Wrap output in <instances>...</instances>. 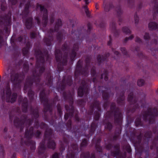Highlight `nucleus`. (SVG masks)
Returning a JSON list of instances; mask_svg holds the SVG:
<instances>
[{
  "mask_svg": "<svg viewBox=\"0 0 158 158\" xmlns=\"http://www.w3.org/2000/svg\"><path fill=\"white\" fill-rule=\"evenodd\" d=\"M143 39L145 41H147L148 40V34L146 33L143 36Z\"/></svg>",
  "mask_w": 158,
  "mask_h": 158,
  "instance_id": "obj_63",
  "label": "nucleus"
},
{
  "mask_svg": "<svg viewBox=\"0 0 158 158\" xmlns=\"http://www.w3.org/2000/svg\"><path fill=\"white\" fill-rule=\"evenodd\" d=\"M90 109L92 111V113L94 110L96 112V113L94 117V119L96 120H98L99 119L100 117V114L98 111H100L101 108L99 106V102L96 100L95 101L92 105L90 106Z\"/></svg>",
  "mask_w": 158,
  "mask_h": 158,
  "instance_id": "obj_16",
  "label": "nucleus"
},
{
  "mask_svg": "<svg viewBox=\"0 0 158 158\" xmlns=\"http://www.w3.org/2000/svg\"><path fill=\"white\" fill-rule=\"evenodd\" d=\"M1 96L3 101L11 103L15 102L17 98V94L15 93L12 94L9 84L3 88L1 92Z\"/></svg>",
  "mask_w": 158,
  "mask_h": 158,
  "instance_id": "obj_2",
  "label": "nucleus"
},
{
  "mask_svg": "<svg viewBox=\"0 0 158 158\" xmlns=\"http://www.w3.org/2000/svg\"><path fill=\"white\" fill-rule=\"evenodd\" d=\"M102 97L104 101V107L105 109L108 105V102L107 100L109 98L108 93L110 91L109 89L107 88L102 87Z\"/></svg>",
  "mask_w": 158,
  "mask_h": 158,
  "instance_id": "obj_18",
  "label": "nucleus"
},
{
  "mask_svg": "<svg viewBox=\"0 0 158 158\" xmlns=\"http://www.w3.org/2000/svg\"><path fill=\"white\" fill-rule=\"evenodd\" d=\"M148 111H144L143 113V118L144 120L146 121L147 120L148 117Z\"/></svg>",
  "mask_w": 158,
  "mask_h": 158,
  "instance_id": "obj_39",
  "label": "nucleus"
},
{
  "mask_svg": "<svg viewBox=\"0 0 158 158\" xmlns=\"http://www.w3.org/2000/svg\"><path fill=\"white\" fill-rule=\"evenodd\" d=\"M30 43L29 42H28L27 44V47L26 48H24L22 50V52L24 55H26L28 53L29 48L30 46Z\"/></svg>",
  "mask_w": 158,
  "mask_h": 158,
  "instance_id": "obj_29",
  "label": "nucleus"
},
{
  "mask_svg": "<svg viewBox=\"0 0 158 158\" xmlns=\"http://www.w3.org/2000/svg\"><path fill=\"white\" fill-rule=\"evenodd\" d=\"M135 41L139 44H140L142 42V40L138 36H136L135 37Z\"/></svg>",
  "mask_w": 158,
  "mask_h": 158,
  "instance_id": "obj_51",
  "label": "nucleus"
},
{
  "mask_svg": "<svg viewBox=\"0 0 158 158\" xmlns=\"http://www.w3.org/2000/svg\"><path fill=\"white\" fill-rule=\"evenodd\" d=\"M105 128L109 131H110L112 128V125L111 123L107 122L106 123Z\"/></svg>",
  "mask_w": 158,
  "mask_h": 158,
  "instance_id": "obj_40",
  "label": "nucleus"
},
{
  "mask_svg": "<svg viewBox=\"0 0 158 158\" xmlns=\"http://www.w3.org/2000/svg\"><path fill=\"white\" fill-rule=\"evenodd\" d=\"M135 123L137 126H142V123L141 121L140 118H137L135 121Z\"/></svg>",
  "mask_w": 158,
  "mask_h": 158,
  "instance_id": "obj_42",
  "label": "nucleus"
},
{
  "mask_svg": "<svg viewBox=\"0 0 158 158\" xmlns=\"http://www.w3.org/2000/svg\"><path fill=\"white\" fill-rule=\"evenodd\" d=\"M54 15L53 14H51L50 16V22L51 23H52L54 20Z\"/></svg>",
  "mask_w": 158,
  "mask_h": 158,
  "instance_id": "obj_52",
  "label": "nucleus"
},
{
  "mask_svg": "<svg viewBox=\"0 0 158 158\" xmlns=\"http://www.w3.org/2000/svg\"><path fill=\"white\" fill-rule=\"evenodd\" d=\"M66 83L67 84L70 86L72 84V81L71 80V77L70 76H68L66 81L65 79L64 78L62 81V83L61 84V85H60L57 88L58 90L60 89L61 90L64 89L65 87Z\"/></svg>",
  "mask_w": 158,
  "mask_h": 158,
  "instance_id": "obj_20",
  "label": "nucleus"
},
{
  "mask_svg": "<svg viewBox=\"0 0 158 158\" xmlns=\"http://www.w3.org/2000/svg\"><path fill=\"white\" fill-rule=\"evenodd\" d=\"M124 93V92H122L120 94H118L117 95V102L120 105L124 103L125 99Z\"/></svg>",
  "mask_w": 158,
  "mask_h": 158,
  "instance_id": "obj_24",
  "label": "nucleus"
},
{
  "mask_svg": "<svg viewBox=\"0 0 158 158\" xmlns=\"http://www.w3.org/2000/svg\"><path fill=\"white\" fill-rule=\"evenodd\" d=\"M88 144L87 141V140L84 139L82 142L81 143V147H84L85 146H86Z\"/></svg>",
  "mask_w": 158,
  "mask_h": 158,
  "instance_id": "obj_50",
  "label": "nucleus"
},
{
  "mask_svg": "<svg viewBox=\"0 0 158 158\" xmlns=\"http://www.w3.org/2000/svg\"><path fill=\"white\" fill-rule=\"evenodd\" d=\"M78 46L77 43L74 44L73 49L71 54L70 55V58L72 60H73L76 55V52L78 50Z\"/></svg>",
  "mask_w": 158,
  "mask_h": 158,
  "instance_id": "obj_25",
  "label": "nucleus"
},
{
  "mask_svg": "<svg viewBox=\"0 0 158 158\" xmlns=\"http://www.w3.org/2000/svg\"><path fill=\"white\" fill-rule=\"evenodd\" d=\"M31 122L30 119H27V116L25 115H22L20 118L15 117L14 121V125L17 128H19L21 131H23L25 125L27 127H28L31 125Z\"/></svg>",
  "mask_w": 158,
  "mask_h": 158,
  "instance_id": "obj_4",
  "label": "nucleus"
},
{
  "mask_svg": "<svg viewBox=\"0 0 158 158\" xmlns=\"http://www.w3.org/2000/svg\"><path fill=\"white\" fill-rule=\"evenodd\" d=\"M158 116V110L156 108L153 109L149 106V128L151 126L150 123H155L156 118ZM149 142L151 137V132L149 130Z\"/></svg>",
  "mask_w": 158,
  "mask_h": 158,
  "instance_id": "obj_8",
  "label": "nucleus"
},
{
  "mask_svg": "<svg viewBox=\"0 0 158 158\" xmlns=\"http://www.w3.org/2000/svg\"><path fill=\"white\" fill-rule=\"evenodd\" d=\"M57 110L59 114L60 115L62 113V111H61V108L60 105H58L57 106Z\"/></svg>",
  "mask_w": 158,
  "mask_h": 158,
  "instance_id": "obj_57",
  "label": "nucleus"
},
{
  "mask_svg": "<svg viewBox=\"0 0 158 158\" xmlns=\"http://www.w3.org/2000/svg\"><path fill=\"white\" fill-rule=\"evenodd\" d=\"M44 140L40 143V146L38 148V153L39 155H43L46 158L48 156L47 153L45 151L46 147L45 146V142Z\"/></svg>",
  "mask_w": 158,
  "mask_h": 158,
  "instance_id": "obj_19",
  "label": "nucleus"
},
{
  "mask_svg": "<svg viewBox=\"0 0 158 158\" xmlns=\"http://www.w3.org/2000/svg\"><path fill=\"white\" fill-rule=\"evenodd\" d=\"M22 110L24 112H26L27 110V98H24L22 103Z\"/></svg>",
  "mask_w": 158,
  "mask_h": 158,
  "instance_id": "obj_27",
  "label": "nucleus"
},
{
  "mask_svg": "<svg viewBox=\"0 0 158 158\" xmlns=\"http://www.w3.org/2000/svg\"><path fill=\"white\" fill-rule=\"evenodd\" d=\"M35 34L34 32H31L30 33V37L31 39L35 38Z\"/></svg>",
  "mask_w": 158,
  "mask_h": 158,
  "instance_id": "obj_64",
  "label": "nucleus"
},
{
  "mask_svg": "<svg viewBox=\"0 0 158 158\" xmlns=\"http://www.w3.org/2000/svg\"><path fill=\"white\" fill-rule=\"evenodd\" d=\"M126 149L127 151L130 153L131 152V148L129 145H127L126 147Z\"/></svg>",
  "mask_w": 158,
  "mask_h": 158,
  "instance_id": "obj_59",
  "label": "nucleus"
},
{
  "mask_svg": "<svg viewBox=\"0 0 158 158\" xmlns=\"http://www.w3.org/2000/svg\"><path fill=\"white\" fill-rule=\"evenodd\" d=\"M18 40L21 42L24 43L26 42V37H19L18 38Z\"/></svg>",
  "mask_w": 158,
  "mask_h": 158,
  "instance_id": "obj_48",
  "label": "nucleus"
},
{
  "mask_svg": "<svg viewBox=\"0 0 158 158\" xmlns=\"http://www.w3.org/2000/svg\"><path fill=\"white\" fill-rule=\"evenodd\" d=\"M119 154V148L118 147H117L116 148V151L114 152H112V154L115 156H117Z\"/></svg>",
  "mask_w": 158,
  "mask_h": 158,
  "instance_id": "obj_46",
  "label": "nucleus"
},
{
  "mask_svg": "<svg viewBox=\"0 0 158 158\" xmlns=\"http://www.w3.org/2000/svg\"><path fill=\"white\" fill-rule=\"evenodd\" d=\"M10 15L8 14L5 17H0V25L4 24L5 26H8L6 27L5 31L8 34L10 32V28L9 27L11 25Z\"/></svg>",
  "mask_w": 158,
  "mask_h": 158,
  "instance_id": "obj_15",
  "label": "nucleus"
},
{
  "mask_svg": "<svg viewBox=\"0 0 158 158\" xmlns=\"http://www.w3.org/2000/svg\"><path fill=\"white\" fill-rule=\"evenodd\" d=\"M115 22L112 20L110 24V28L112 30L115 36H117L119 34V31L116 29Z\"/></svg>",
  "mask_w": 158,
  "mask_h": 158,
  "instance_id": "obj_22",
  "label": "nucleus"
},
{
  "mask_svg": "<svg viewBox=\"0 0 158 158\" xmlns=\"http://www.w3.org/2000/svg\"><path fill=\"white\" fill-rule=\"evenodd\" d=\"M158 0H153L154 3V7L155 12L154 15L156 14H158Z\"/></svg>",
  "mask_w": 158,
  "mask_h": 158,
  "instance_id": "obj_34",
  "label": "nucleus"
},
{
  "mask_svg": "<svg viewBox=\"0 0 158 158\" xmlns=\"http://www.w3.org/2000/svg\"><path fill=\"white\" fill-rule=\"evenodd\" d=\"M110 8L108 6V5L106 4L104 6V10L106 12H108L110 10Z\"/></svg>",
  "mask_w": 158,
  "mask_h": 158,
  "instance_id": "obj_62",
  "label": "nucleus"
},
{
  "mask_svg": "<svg viewBox=\"0 0 158 158\" xmlns=\"http://www.w3.org/2000/svg\"><path fill=\"white\" fill-rule=\"evenodd\" d=\"M55 57L57 62H59L61 64L62 63L63 64L65 65L67 63V53L64 52L63 57L62 56V53L58 49L55 50Z\"/></svg>",
  "mask_w": 158,
  "mask_h": 158,
  "instance_id": "obj_14",
  "label": "nucleus"
},
{
  "mask_svg": "<svg viewBox=\"0 0 158 158\" xmlns=\"http://www.w3.org/2000/svg\"><path fill=\"white\" fill-rule=\"evenodd\" d=\"M96 149L98 152H100L102 151V148L99 145L98 143L96 144Z\"/></svg>",
  "mask_w": 158,
  "mask_h": 158,
  "instance_id": "obj_55",
  "label": "nucleus"
},
{
  "mask_svg": "<svg viewBox=\"0 0 158 158\" xmlns=\"http://www.w3.org/2000/svg\"><path fill=\"white\" fill-rule=\"evenodd\" d=\"M52 134V129L49 128H47L44 134L45 139L44 140H45L44 142H46V140H48V141H47L48 147L50 148L54 149L56 144L54 141L51 139Z\"/></svg>",
  "mask_w": 158,
  "mask_h": 158,
  "instance_id": "obj_11",
  "label": "nucleus"
},
{
  "mask_svg": "<svg viewBox=\"0 0 158 158\" xmlns=\"http://www.w3.org/2000/svg\"><path fill=\"white\" fill-rule=\"evenodd\" d=\"M40 7V10L43 12V15L42 18V21L41 23L40 18L38 17L35 18V20L38 25L41 26V25L44 27H45L48 23V11L46 9L44 8V6L41 5H39L37 8Z\"/></svg>",
  "mask_w": 158,
  "mask_h": 158,
  "instance_id": "obj_7",
  "label": "nucleus"
},
{
  "mask_svg": "<svg viewBox=\"0 0 158 158\" xmlns=\"http://www.w3.org/2000/svg\"><path fill=\"white\" fill-rule=\"evenodd\" d=\"M127 5L130 8H132L134 5V0H127Z\"/></svg>",
  "mask_w": 158,
  "mask_h": 158,
  "instance_id": "obj_36",
  "label": "nucleus"
},
{
  "mask_svg": "<svg viewBox=\"0 0 158 158\" xmlns=\"http://www.w3.org/2000/svg\"><path fill=\"white\" fill-rule=\"evenodd\" d=\"M110 56L109 53L106 54L105 55H99L98 56L97 59L98 62L100 63L102 62L105 60L106 59L109 57Z\"/></svg>",
  "mask_w": 158,
  "mask_h": 158,
  "instance_id": "obj_26",
  "label": "nucleus"
},
{
  "mask_svg": "<svg viewBox=\"0 0 158 158\" xmlns=\"http://www.w3.org/2000/svg\"><path fill=\"white\" fill-rule=\"evenodd\" d=\"M115 104L114 103H111L110 106L112 112H107L106 114V118H109L111 114H114V123L116 124L120 125L122 122V114L120 110L118 108L115 109Z\"/></svg>",
  "mask_w": 158,
  "mask_h": 158,
  "instance_id": "obj_3",
  "label": "nucleus"
},
{
  "mask_svg": "<svg viewBox=\"0 0 158 158\" xmlns=\"http://www.w3.org/2000/svg\"><path fill=\"white\" fill-rule=\"evenodd\" d=\"M127 100L131 104H134L137 101L136 98L132 92H131L128 94Z\"/></svg>",
  "mask_w": 158,
  "mask_h": 158,
  "instance_id": "obj_23",
  "label": "nucleus"
},
{
  "mask_svg": "<svg viewBox=\"0 0 158 158\" xmlns=\"http://www.w3.org/2000/svg\"><path fill=\"white\" fill-rule=\"evenodd\" d=\"M68 46L67 44H64L63 45L62 49L63 52H65L68 49Z\"/></svg>",
  "mask_w": 158,
  "mask_h": 158,
  "instance_id": "obj_53",
  "label": "nucleus"
},
{
  "mask_svg": "<svg viewBox=\"0 0 158 158\" xmlns=\"http://www.w3.org/2000/svg\"><path fill=\"white\" fill-rule=\"evenodd\" d=\"M31 114L32 116L36 119L39 116L38 109L36 108L34 110L31 108Z\"/></svg>",
  "mask_w": 158,
  "mask_h": 158,
  "instance_id": "obj_31",
  "label": "nucleus"
},
{
  "mask_svg": "<svg viewBox=\"0 0 158 158\" xmlns=\"http://www.w3.org/2000/svg\"><path fill=\"white\" fill-rule=\"evenodd\" d=\"M67 155L68 156V158H74V154L73 152H72L71 153H69Z\"/></svg>",
  "mask_w": 158,
  "mask_h": 158,
  "instance_id": "obj_58",
  "label": "nucleus"
},
{
  "mask_svg": "<svg viewBox=\"0 0 158 158\" xmlns=\"http://www.w3.org/2000/svg\"><path fill=\"white\" fill-rule=\"evenodd\" d=\"M152 131L155 137L152 139L150 149H152L155 148L156 149V157L155 158H158V125L157 127L153 128Z\"/></svg>",
  "mask_w": 158,
  "mask_h": 158,
  "instance_id": "obj_13",
  "label": "nucleus"
},
{
  "mask_svg": "<svg viewBox=\"0 0 158 158\" xmlns=\"http://www.w3.org/2000/svg\"><path fill=\"white\" fill-rule=\"evenodd\" d=\"M97 126L94 123H92L91 125V128L90 130V132L91 133V135H92V134H93L94 133V132L95 131V130Z\"/></svg>",
  "mask_w": 158,
  "mask_h": 158,
  "instance_id": "obj_38",
  "label": "nucleus"
},
{
  "mask_svg": "<svg viewBox=\"0 0 158 158\" xmlns=\"http://www.w3.org/2000/svg\"><path fill=\"white\" fill-rule=\"evenodd\" d=\"M133 51L135 54L139 56H140L142 54V53L140 51V48L138 47H136Z\"/></svg>",
  "mask_w": 158,
  "mask_h": 158,
  "instance_id": "obj_37",
  "label": "nucleus"
},
{
  "mask_svg": "<svg viewBox=\"0 0 158 158\" xmlns=\"http://www.w3.org/2000/svg\"><path fill=\"white\" fill-rule=\"evenodd\" d=\"M89 153L88 152L85 153H82L81 154V158H89Z\"/></svg>",
  "mask_w": 158,
  "mask_h": 158,
  "instance_id": "obj_45",
  "label": "nucleus"
},
{
  "mask_svg": "<svg viewBox=\"0 0 158 158\" xmlns=\"http://www.w3.org/2000/svg\"><path fill=\"white\" fill-rule=\"evenodd\" d=\"M86 64L85 67L82 68L81 67L82 65V61L80 60L78 61L75 72L76 76H78L79 74L84 75H87L88 72V69L89 64V61L88 59L86 60Z\"/></svg>",
  "mask_w": 158,
  "mask_h": 158,
  "instance_id": "obj_6",
  "label": "nucleus"
},
{
  "mask_svg": "<svg viewBox=\"0 0 158 158\" xmlns=\"http://www.w3.org/2000/svg\"><path fill=\"white\" fill-rule=\"evenodd\" d=\"M81 83V85L79 87L77 91L78 95L81 97L82 96L84 93L86 94L88 90L85 81L82 80Z\"/></svg>",
  "mask_w": 158,
  "mask_h": 158,
  "instance_id": "obj_17",
  "label": "nucleus"
},
{
  "mask_svg": "<svg viewBox=\"0 0 158 158\" xmlns=\"http://www.w3.org/2000/svg\"><path fill=\"white\" fill-rule=\"evenodd\" d=\"M47 81L46 84L49 87H50L52 84V78L50 74H48L47 77Z\"/></svg>",
  "mask_w": 158,
  "mask_h": 158,
  "instance_id": "obj_30",
  "label": "nucleus"
},
{
  "mask_svg": "<svg viewBox=\"0 0 158 158\" xmlns=\"http://www.w3.org/2000/svg\"><path fill=\"white\" fill-rule=\"evenodd\" d=\"M144 83V81L143 79H140L138 81L137 84L139 86H143Z\"/></svg>",
  "mask_w": 158,
  "mask_h": 158,
  "instance_id": "obj_47",
  "label": "nucleus"
},
{
  "mask_svg": "<svg viewBox=\"0 0 158 158\" xmlns=\"http://www.w3.org/2000/svg\"><path fill=\"white\" fill-rule=\"evenodd\" d=\"M91 74L93 76H94L96 72L95 71V67H94L92 68L91 69Z\"/></svg>",
  "mask_w": 158,
  "mask_h": 158,
  "instance_id": "obj_61",
  "label": "nucleus"
},
{
  "mask_svg": "<svg viewBox=\"0 0 158 158\" xmlns=\"http://www.w3.org/2000/svg\"><path fill=\"white\" fill-rule=\"evenodd\" d=\"M53 40L51 36L49 37L48 38H45L44 39V41L47 46H50L51 45V41Z\"/></svg>",
  "mask_w": 158,
  "mask_h": 158,
  "instance_id": "obj_32",
  "label": "nucleus"
},
{
  "mask_svg": "<svg viewBox=\"0 0 158 158\" xmlns=\"http://www.w3.org/2000/svg\"><path fill=\"white\" fill-rule=\"evenodd\" d=\"M29 5H26L25 9L22 13L23 19L25 20V25L27 29L31 28L33 25L32 19L31 17H27L28 14Z\"/></svg>",
  "mask_w": 158,
  "mask_h": 158,
  "instance_id": "obj_10",
  "label": "nucleus"
},
{
  "mask_svg": "<svg viewBox=\"0 0 158 158\" xmlns=\"http://www.w3.org/2000/svg\"><path fill=\"white\" fill-rule=\"evenodd\" d=\"M61 20L60 19H58L56 23V24L55 27L54 31H57L59 30L60 27L61 26Z\"/></svg>",
  "mask_w": 158,
  "mask_h": 158,
  "instance_id": "obj_33",
  "label": "nucleus"
},
{
  "mask_svg": "<svg viewBox=\"0 0 158 158\" xmlns=\"http://www.w3.org/2000/svg\"><path fill=\"white\" fill-rule=\"evenodd\" d=\"M23 69L26 72L29 69V66L27 62H25L23 64Z\"/></svg>",
  "mask_w": 158,
  "mask_h": 158,
  "instance_id": "obj_49",
  "label": "nucleus"
},
{
  "mask_svg": "<svg viewBox=\"0 0 158 158\" xmlns=\"http://www.w3.org/2000/svg\"><path fill=\"white\" fill-rule=\"evenodd\" d=\"M35 54L37 58L36 69L33 72V76L32 78L28 77L27 79L24 88L25 93H26L27 90L28 89V95L31 100L33 99L34 94L30 89L33 81H35V83L37 84L40 81V76L45 69L44 64L45 61L44 56V55H47V52H45L44 54H43L40 50L38 49L35 50Z\"/></svg>",
  "mask_w": 158,
  "mask_h": 158,
  "instance_id": "obj_1",
  "label": "nucleus"
},
{
  "mask_svg": "<svg viewBox=\"0 0 158 158\" xmlns=\"http://www.w3.org/2000/svg\"><path fill=\"white\" fill-rule=\"evenodd\" d=\"M121 51H122V52L124 55H127V51L126 50V49L124 48H121Z\"/></svg>",
  "mask_w": 158,
  "mask_h": 158,
  "instance_id": "obj_60",
  "label": "nucleus"
},
{
  "mask_svg": "<svg viewBox=\"0 0 158 158\" xmlns=\"http://www.w3.org/2000/svg\"><path fill=\"white\" fill-rule=\"evenodd\" d=\"M11 79L13 84L14 89L15 90L20 89L21 83L23 79L21 75L16 73L12 76Z\"/></svg>",
  "mask_w": 158,
  "mask_h": 158,
  "instance_id": "obj_9",
  "label": "nucleus"
},
{
  "mask_svg": "<svg viewBox=\"0 0 158 158\" xmlns=\"http://www.w3.org/2000/svg\"><path fill=\"white\" fill-rule=\"evenodd\" d=\"M134 21H135V26H137V25L138 24L139 20L138 17V16L136 13H135L134 16Z\"/></svg>",
  "mask_w": 158,
  "mask_h": 158,
  "instance_id": "obj_41",
  "label": "nucleus"
},
{
  "mask_svg": "<svg viewBox=\"0 0 158 158\" xmlns=\"http://www.w3.org/2000/svg\"><path fill=\"white\" fill-rule=\"evenodd\" d=\"M33 128L32 127H30L29 128H27L26 129L25 133V137L28 139H31L33 136ZM25 144L28 146H30L31 150L34 151L35 149V143L34 141L29 139L25 142Z\"/></svg>",
  "mask_w": 158,
  "mask_h": 158,
  "instance_id": "obj_5",
  "label": "nucleus"
},
{
  "mask_svg": "<svg viewBox=\"0 0 158 158\" xmlns=\"http://www.w3.org/2000/svg\"><path fill=\"white\" fill-rule=\"evenodd\" d=\"M116 15L120 17L123 13V11L120 5H117L115 9Z\"/></svg>",
  "mask_w": 158,
  "mask_h": 158,
  "instance_id": "obj_28",
  "label": "nucleus"
},
{
  "mask_svg": "<svg viewBox=\"0 0 158 158\" xmlns=\"http://www.w3.org/2000/svg\"><path fill=\"white\" fill-rule=\"evenodd\" d=\"M123 32L126 34H130L131 33V31L130 29L127 27H124L122 28Z\"/></svg>",
  "mask_w": 158,
  "mask_h": 158,
  "instance_id": "obj_35",
  "label": "nucleus"
},
{
  "mask_svg": "<svg viewBox=\"0 0 158 158\" xmlns=\"http://www.w3.org/2000/svg\"><path fill=\"white\" fill-rule=\"evenodd\" d=\"M62 34L60 32H59L58 33V35H57V39L58 40L60 41L62 38Z\"/></svg>",
  "mask_w": 158,
  "mask_h": 158,
  "instance_id": "obj_54",
  "label": "nucleus"
},
{
  "mask_svg": "<svg viewBox=\"0 0 158 158\" xmlns=\"http://www.w3.org/2000/svg\"><path fill=\"white\" fill-rule=\"evenodd\" d=\"M107 74L108 72L106 70H105L104 73L101 75V79H102L104 77L105 80L106 81L108 79V77H107Z\"/></svg>",
  "mask_w": 158,
  "mask_h": 158,
  "instance_id": "obj_44",
  "label": "nucleus"
},
{
  "mask_svg": "<svg viewBox=\"0 0 158 158\" xmlns=\"http://www.w3.org/2000/svg\"><path fill=\"white\" fill-rule=\"evenodd\" d=\"M134 37V35H131L128 37H126L124 39L123 42L124 43H126L128 40H131Z\"/></svg>",
  "mask_w": 158,
  "mask_h": 158,
  "instance_id": "obj_43",
  "label": "nucleus"
},
{
  "mask_svg": "<svg viewBox=\"0 0 158 158\" xmlns=\"http://www.w3.org/2000/svg\"><path fill=\"white\" fill-rule=\"evenodd\" d=\"M65 108L67 110L68 112H69V114L68 113L66 114L64 116V118L65 120L68 119L69 117V116L70 117L73 116V107L71 105L70 106V109H69V107L68 105L65 106Z\"/></svg>",
  "mask_w": 158,
  "mask_h": 158,
  "instance_id": "obj_21",
  "label": "nucleus"
},
{
  "mask_svg": "<svg viewBox=\"0 0 158 158\" xmlns=\"http://www.w3.org/2000/svg\"><path fill=\"white\" fill-rule=\"evenodd\" d=\"M40 97L41 103L44 105V112H46L49 111L50 113H51L52 111V106L48 103V100L45 93L44 90L41 92Z\"/></svg>",
  "mask_w": 158,
  "mask_h": 158,
  "instance_id": "obj_12",
  "label": "nucleus"
},
{
  "mask_svg": "<svg viewBox=\"0 0 158 158\" xmlns=\"http://www.w3.org/2000/svg\"><path fill=\"white\" fill-rule=\"evenodd\" d=\"M121 130H119L117 134V133H116L115 134L114 136L113 137L114 140H116L117 139V138L118 137L119 135L121 133Z\"/></svg>",
  "mask_w": 158,
  "mask_h": 158,
  "instance_id": "obj_56",
  "label": "nucleus"
}]
</instances>
